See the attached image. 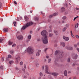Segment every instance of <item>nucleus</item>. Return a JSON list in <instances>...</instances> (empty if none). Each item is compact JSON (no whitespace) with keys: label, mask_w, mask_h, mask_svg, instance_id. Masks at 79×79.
Masks as SVG:
<instances>
[{"label":"nucleus","mask_w":79,"mask_h":79,"mask_svg":"<svg viewBox=\"0 0 79 79\" xmlns=\"http://www.w3.org/2000/svg\"><path fill=\"white\" fill-rule=\"evenodd\" d=\"M28 26L27 25L26 23L24 24V25L22 27V29L23 30H25V29H26L27 27H28Z\"/></svg>","instance_id":"nucleus-7"},{"label":"nucleus","mask_w":79,"mask_h":79,"mask_svg":"<svg viewBox=\"0 0 79 79\" xmlns=\"http://www.w3.org/2000/svg\"><path fill=\"white\" fill-rule=\"evenodd\" d=\"M64 75L65 76H67V70H65L64 72Z\"/></svg>","instance_id":"nucleus-17"},{"label":"nucleus","mask_w":79,"mask_h":79,"mask_svg":"<svg viewBox=\"0 0 79 79\" xmlns=\"http://www.w3.org/2000/svg\"><path fill=\"white\" fill-rule=\"evenodd\" d=\"M74 47L76 48L77 47V44H74Z\"/></svg>","instance_id":"nucleus-61"},{"label":"nucleus","mask_w":79,"mask_h":79,"mask_svg":"<svg viewBox=\"0 0 79 79\" xmlns=\"http://www.w3.org/2000/svg\"><path fill=\"white\" fill-rule=\"evenodd\" d=\"M9 58H9L8 57H7L6 58V61H9L10 60V59Z\"/></svg>","instance_id":"nucleus-44"},{"label":"nucleus","mask_w":79,"mask_h":79,"mask_svg":"<svg viewBox=\"0 0 79 79\" xmlns=\"http://www.w3.org/2000/svg\"><path fill=\"white\" fill-rule=\"evenodd\" d=\"M4 40V39H2V38H0V43H2V42H3V41Z\"/></svg>","instance_id":"nucleus-27"},{"label":"nucleus","mask_w":79,"mask_h":79,"mask_svg":"<svg viewBox=\"0 0 79 79\" xmlns=\"http://www.w3.org/2000/svg\"><path fill=\"white\" fill-rule=\"evenodd\" d=\"M4 32H8V28H5L3 29Z\"/></svg>","instance_id":"nucleus-11"},{"label":"nucleus","mask_w":79,"mask_h":79,"mask_svg":"<svg viewBox=\"0 0 79 79\" xmlns=\"http://www.w3.org/2000/svg\"><path fill=\"white\" fill-rule=\"evenodd\" d=\"M65 10V9L64 8V7H62L61 8V12H63V11H64Z\"/></svg>","instance_id":"nucleus-18"},{"label":"nucleus","mask_w":79,"mask_h":79,"mask_svg":"<svg viewBox=\"0 0 79 79\" xmlns=\"http://www.w3.org/2000/svg\"><path fill=\"white\" fill-rule=\"evenodd\" d=\"M69 26V24H67L66 25V27H68Z\"/></svg>","instance_id":"nucleus-49"},{"label":"nucleus","mask_w":79,"mask_h":79,"mask_svg":"<svg viewBox=\"0 0 79 79\" xmlns=\"http://www.w3.org/2000/svg\"><path fill=\"white\" fill-rule=\"evenodd\" d=\"M2 3L0 2V8H2Z\"/></svg>","instance_id":"nucleus-42"},{"label":"nucleus","mask_w":79,"mask_h":79,"mask_svg":"<svg viewBox=\"0 0 79 79\" xmlns=\"http://www.w3.org/2000/svg\"><path fill=\"white\" fill-rule=\"evenodd\" d=\"M13 24L14 26H16V22H13Z\"/></svg>","instance_id":"nucleus-30"},{"label":"nucleus","mask_w":79,"mask_h":79,"mask_svg":"<svg viewBox=\"0 0 79 79\" xmlns=\"http://www.w3.org/2000/svg\"><path fill=\"white\" fill-rule=\"evenodd\" d=\"M41 34L43 38H42V42L44 44H47L48 43V32L46 30H43L41 32Z\"/></svg>","instance_id":"nucleus-1"},{"label":"nucleus","mask_w":79,"mask_h":79,"mask_svg":"<svg viewBox=\"0 0 79 79\" xmlns=\"http://www.w3.org/2000/svg\"><path fill=\"white\" fill-rule=\"evenodd\" d=\"M51 61H52V59L50 58H49L48 59V63H51Z\"/></svg>","instance_id":"nucleus-22"},{"label":"nucleus","mask_w":79,"mask_h":79,"mask_svg":"<svg viewBox=\"0 0 79 79\" xmlns=\"http://www.w3.org/2000/svg\"><path fill=\"white\" fill-rule=\"evenodd\" d=\"M66 48L67 50H73V47H66Z\"/></svg>","instance_id":"nucleus-10"},{"label":"nucleus","mask_w":79,"mask_h":79,"mask_svg":"<svg viewBox=\"0 0 79 79\" xmlns=\"http://www.w3.org/2000/svg\"><path fill=\"white\" fill-rule=\"evenodd\" d=\"M60 45H62V46L63 47H65V43L64 42H60Z\"/></svg>","instance_id":"nucleus-14"},{"label":"nucleus","mask_w":79,"mask_h":79,"mask_svg":"<svg viewBox=\"0 0 79 79\" xmlns=\"http://www.w3.org/2000/svg\"><path fill=\"white\" fill-rule=\"evenodd\" d=\"M2 61H4V57L2 58Z\"/></svg>","instance_id":"nucleus-53"},{"label":"nucleus","mask_w":79,"mask_h":79,"mask_svg":"<svg viewBox=\"0 0 79 79\" xmlns=\"http://www.w3.org/2000/svg\"><path fill=\"white\" fill-rule=\"evenodd\" d=\"M67 18V17L65 16H64V17H63L62 18V19L63 20H65V19H66Z\"/></svg>","instance_id":"nucleus-28"},{"label":"nucleus","mask_w":79,"mask_h":79,"mask_svg":"<svg viewBox=\"0 0 79 79\" xmlns=\"http://www.w3.org/2000/svg\"><path fill=\"white\" fill-rule=\"evenodd\" d=\"M52 76H58V73L56 72L53 73H52Z\"/></svg>","instance_id":"nucleus-13"},{"label":"nucleus","mask_w":79,"mask_h":79,"mask_svg":"<svg viewBox=\"0 0 79 79\" xmlns=\"http://www.w3.org/2000/svg\"><path fill=\"white\" fill-rule=\"evenodd\" d=\"M52 35H53V34L50 33L49 34V36L50 37H51L52 36Z\"/></svg>","instance_id":"nucleus-36"},{"label":"nucleus","mask_w":79,"mask_h":79,"mask_svg":"<svg viewBox=\"0 0 79 79\" xmlns=\"http://www.w3.org/2000/svg\"><path fill=\"white\" fill-rule=\"evenodd\" d=\"M72 65L73 66H74L75 65H76V64H75V63H73Z\"/></svg>","instance_id":"nucleus-63"},{"label":"nucleus","mask_w":79,"mask_h":79,"mask_svg":"<svg viewBox=\"0 0 79 79\" xmlns=\"http://www.w3.org/2000/svg\"><path fill=\"white\" fill-rule=\"evenodd\" d=\"M65 5L66 6L67 8H68V4L67 3H65Z\"/></svg>","instance_id":"nucleus-46"},{"label":"nucleus","mask_w":79,"mask_h":79,"mask_svg":"<svg viewBox=\"0 0 79 79\" xmlns=\"http://www.w3.org/2000/svg\"><path fill=\"white\" fill-rule=\"evenodd\" d=\"M79 18V16H77V17H74V18L73 19V21H75V20H76V19H77V18Z\"/></svg>","instance_id":"nucleus-29"},{"label":"nucleus","mask_w":79,"mask_h":79,"mask_svg":"<svg viewBox=\"0 0 79 79\" xmlns=\"http://www.w3.org/2000/svg\"><path fill=\"white\" fill-rule=\"evenodd\" d=\"M58 54H59V55H59V56H60V57L61 58V57L63 56L61 52H59L58 51L56 50L55 52V55H58Z\"/></svg>","instance_id":"nucleus-4"},{"label":"nucleus","mask_w":79,"mask_h":79,"mask_svg":"<svg viewBox=\"0 0 79 79\" xmlns=\"http://www.w3.org/2000/svg\"><path fill=\"white\" fill-rule=\"evenodd\" d=\"M77 70L78 71H79V67H78L77 68Z\"/></svg>","instance_id":"nucleus-64"},{"label":"nucleus","mask_w":79,"mask_h":79,"mask_svg":"<svg viewBox=\"0 0 79 79\" xmlns=\"http://www.w3.org/2000/svg\"><path fill=\"white\" fill-rule=\"evenodd\" d=\"M48 79H51L52 78V76L50 75H48Z\"/></svg>","instance_id":"nucleus-39"},{"label":"nucleus","mask_w":79,"mask_h":79,"mask_svg":"<svg viewBox=\"0 0 79 79\" xmlns=\"http://www.w3.org/2000/svg\"><path fill=\"white\" fill-rule=\"evenodd\" d=\"M70 33L71 36H72L73 37H74V36L73 35V33L72 32V31H71Z\"/></svg>","instance_id":"nucleus-24"},{"label":"nucleus","mask_w":79,"mask_h":79,"mask_svg":"<svg viewBox=\"0 0 79 79\" xmlns=\"http://www.w3.org/2000/svg\"><path fill=\"white\" fill-rule=\"evenodd\" d=\"M16 60H17V62L18 63V60H20V57H18L16 58Z\"/></svg>","instance_id":"nucleus-21"},{"label":"nucleus","mask_w":79,"mask_h":79,"mask_svg":"<svg viewBox=\"0 0 79 79\" xmlns=\"http://www.w3.org/2000/svg\"><path fill=\"white\" fill-rule=\"evenodd\" d=\"M30 34H32V31H30Z\"/></svg>","instance_id":"nucleus-59"},{"label":"nucleus","mask_w":79,"mask_h":79,"mask_svg":"<svg viewBox=\"0 0 79 79\" xmlns=\"http://www.w3.org/2000/svg\"><path fill=\"white\" fill-rule=\"evenodd\" d=\"M66 29H67V28L66 27H65L63 29V32H64V31H66Z\"/></svg>","instance_id":"nucleus-23"},{"label":"nucleus","mask_w":79,"mask_h":79,"mask_svg":"<svg viewBox=\"0 0 79 79\" xmlns=\"http://www.w3.org/2000/svg\"><path fill=\"white\" fill-rule=\"evenodd\" d=\"M17 38L18 40H22L23 39V36L21 35L17 37Z\"/></svg>","instance_id":"nucleus-12"},{"label":"nucleus","mask_w":79,"mask_h":79,"mask_svg":"<svg viewBox=\"0 0 79 79\" xmlns=\"http://www.w3.org/2000/svg\"><path fill=\"white\" fill-rule=\"evenodd\" d=\"M16 44H14L12 45V47H16Z\"/></svg>","instance_id":"nucleus-32"},{"label":"nucleus","mask_w":79,"mask_h":79,"mask_svg":"<svg viewBox=\"0 0 79 79\" xmlns=\"http://www.w3.org/2000/svg\"><path fill=\"white\" fill-rule=\"evenodd\" d=\"M70 58H68L67 60V62L68 63H69L70 62Z\"/></svg>","instance_id":"nucleus-35"},{"label":"nucleus","mask_w":79,"mask_h":79,"mask_svg":"<svg viewBox=\"0 0 79 79\" xmlns=\"http://www.w3.org/2000/svg\"><path fill=\"white\" fill-rule=\"evenodd\" d=\"M13 63V60H10L9 61V63L10 64H11V63Z\"/></svg>","instance_id":"nucleus-40"},{"label":"nucleus","mask_w":79,"mask_h":79,"mask_svg":"<svg viewBox=\"0 0 79 79\" xmlns=\"http://www.w3.org/2000/svg\"><path fill=\"white\" fill-rule=\"evenodd\" d=\"M63 38L65 40H66V41H68L69 40V37H66V36H63Z\"/></svg>","instance_id":"nucleus-8"},{"label":"nucleus","mask_w":79,"mask_h":79,"mask_svg":"<svg viewBox=\"0 0 79 79\" xmlns=\"http://www.w3.org/2000/svg\"><path fill=\"white\" fill-rule=\"evenodd\" d=\"M40 39H38L37 40V41H38V42H39V41H40Z\"/></svg>","instance_id":"nucleus-55"},{"label":"nucleus","mask_w":79,"mask_h":79,"mask_svg":"<svg viewBox=\"0 0 79 79\" xmlns=\"http://www.w3.org/2000/svg\"><path fill=\"white\" fill-rule=\"evenodd\" d=\"M29 41H30V39H28V40H27L26 41V42L27 43L29 42Z\"/></svg>","instance_id":"nucleus-45"},{"label":"nucleus","mask_w":79,"mask_h":79,"mask_svg":"<svg viewBox=\"0 0 79 79\" xmlns=\"http://www.w3.org/2000/svg\"><path fill=\"white\" fill-rule=\"evenodd\" d=\"M35 21H39V18L38 17H36L35 19Z\"/></svg>","instance_id":"nucleus-33"},{"label":"nucleus","mask_w":79,"mask_h":79,"mask_svg":"<svg viewBox=\"0 0 79 79\" xmlns=\"http://www.w3.org/2000/svg\"><path fill=\"white\" fill-rule=\"evenodd\" d=\"M20 65H23V62L22 61H21L20 63Z\"/></svg>","instance_id":"nucleus-43"},{"label":"nucleus","mask_w":79,"mask_h":79,"mask_svg":"<svg viewBox=\"0 0 79 79\" xmlns=\"http://www.w3.org/2000/svg\"><path fill=\"white\" fill-rule=\"evenodd\" d=\"M40 76H41V77H42V76H43V74H42V73L40 72Z\"/></svg>","instance_id":"nucleus-38"},{"label":"nucleus","mask_w":79,"mask_h":79,"mask_svg":"<svg viewBox=\"0 0 79 79\" xmlns=\"http://www.w3.org/2000/svg\"><path fill=\"white\" fill-rule=\"evenodd\" d=\"M14 3L15 4V5H16L17 4V2L15 1L14 2Z\"/></svg>","instance_id":"nucleus-50"},{"label":"nucleus","mask_w":79,"mask_h":79,"mask_svg":"<svg viewBox=\"0 0 79 79\" xmlns=\"http://www.w3.org/2000/svg\"><path fill=\"white\" fill-rule=\"evenodd\" d=\"M76 37L77 39H79V36L77 35H76Z\"/></svg>","instance_id":"nucleus-41"},{"label":"nucleus","mask_w":79,"mask_h":79,"mask_svg":"<svg viewBox=\"0 0 79 79\" xmlns=\"http://www.w3.org/2000/svg\"><path fill=\"white\" fill-rule=\"evenodd\" d=\"M24 68L25 69L26 68V64H24Z\"/></svg>","instance_id":"nucleus-58"},{"label":"nucleus","mask_w":79,"mask_h":79,"mask_svg":"<svg viewBox=\"0 0 79 79\" xmlns=\"http://www.w3.org/2000/svg\"><path fill=\"white\" fill-rule=\"evenodd\" d=\"M27 52L29 54H32L34 52V49L31 47H28L27 50Z\"/></svg>","instance_id":"nucleus-3"},{"label":"nucleus","mask_w":79,"mask_h":79,"mask_svg":"<svg viewBox=\"0 0 79 79\" xmlns=\"http://www.w3.org/2000/svg\"><path fill=\"white\" fill-rule=\"evenodd\" d=\"M58 15V14L56 13H55L54 14H53L52 15H50L49 16V18H52V17H53V16H56Z\"/></svg>","instance_id":"nucleus-5"},{"label":"nucleus","mask_w":79,"mask_h":79,"mask_svg":"<svg viewBox=\"0 0 79 79\" xmlns=\"http://www.w3.org/2000/svg\"><path fill=\"white\" fill-rule=\"evenodd\" d=\"M0 69H1V70H3V66L2 65H1L0 67Z\"/></svg>","instance_id":"nucleus-37"},{"label":"nucleus","mask_w":79,"mask_h":79,"mask_svg":"<svg viewBox=\"0 0 79 79\" xmlns=\"http://www.w3.org/2000/svg\"><path fill=\"white\" fill-rule=\"evenodd\" d=\"M47 50H48V48H46L44 49V52H46V51H47Z\"/></svg>","instance_id":"nucleus-52"},{"label":"nucleus","mask_w":79,"mask_h":79,"mask_svg":"<svg viewBox=\"0 0 79 79\" xmlns=\"http://www.w3.org/2000/svg\"><path fill=\"white\" fill-rule=\"evenodd\" d=\"M58 61V58H56L55 59V60L54 61V63L55 65H57L58 64V63L57 62Z\"/></svg>","instance_id":"nucleus-9"},{"label":"nucleus","mask_w":79,"mask_h":79,"mask_svg":"<svg viewBox=\"0 0 79 79\" xmlns=\"http://www.w3.org/2000/svg\"><path fill=\"white\" fill-rule=\"evenodd\" d=\"M49 28H50V29H52V26H50Z\"/></svg>","instance_id":"nucleus-51"},{"label":"nucleus","mask_w":79,"mask_h":79,"mask_svg":"<svg viewBox=\"0 0 79 79\" xmlns=\"http://www.w3.org/2000/svg\"><path fill=\"white\" fill-rule=\"evenodd\" d=\"M64 14H65V15H67V14H68V12L66 11V12L64 13Z\"/></svg>","instance_id":"nucleus-47"},{"label":"nucleus","mask_w":79,"mask_h":79,"mask_svg":"<svg viewBox=\"0 0 79 79\" xmlns=\"http://www.w3.org/2000/svg\"><path fill=\"white\" fill-rule=\"evenodd\" d=\"M54 33L56 34V35H58V31L55 30L54 31Z\"/></svg>","instance_id":"nucleus-16"},{"label":"nucleus","mask_w":79,"mask_h":79,"mask_svg":"<svg viewBox=\"0 0 79 79\" xmlns=\"http://www.w3.org/2000/svg\"><path fill=\"white\" fill-rule=\"evenodd\" d=\"M77 56H78L76 54L74 57H73V59H74V60H76L77 58Z\"/></svg>","instance_id":"nucleus-15"},{"label":"nucleus","mask_w":79,"mask_h":79,"mask_svg":"<svg viewBox=\"0 0 79 79\" xmlns=\"http://www.w3.org/2000/svg\"><path fill=\"white\" fill-rule=\"evenodd\" d=\"M19 19L20 20L22 19V17H21V16H19Z\"/></svg>","instance_id":"nucleus-57"},{"label":"nucleus","mask_w":79,"mask_h":79,"mask_svg":"<svg viewBox=\"0 0 79 79\" xmlns=\"http://www.w3.org/2000/svg\"><path fill=\"white\" fill-rule=\"evenodd\" d=\"M42 69L43 70H44V66H43L42 67Z\"/></svg>","instance_id":"nucleus-62"},{"label":"nucleus","mask_w":79,"mask_h":79,"mask_svg":"<svg viewBox=\"0 0 79 79\" xmlns=\"http://www.w3.org/2000/svg\"><path fill=\"white\" fill-rule=\"evenodd\" d=\"M28 39H31V35H29L28 36Z\"/></svg>","instance_id":"nucleus-31"},{"label":"nucleus","mask_w":79,"mask_h":79,"mask_svg":"<svg viewBox=\"0 0 79 79\" xmlns=\"http://www.w3.org/2000/svg\"><path fill=\"white\" fill-rule=\"evenodd\" d=\"M41 52V50H38V52H39V53H40V52Z\"/></svg>","instance_id":"nucleus-60"},{"label":"nucleus","mask_w":79,"mask_h":79,"mask_svg":"<svg viewBox=\"0 0 79 79\" xmlns=\"http://www.w3.org/2000/svg\"><path fill=\"white\" fill-rule=\"evenodd\" d=\"M55 47H57V46H58V45H57V44H56L54 45Z\"/></svg>","instance_id":"nucleus-48"},{"label":"nucleus","mask_w":79,"mask_h":79,"mask_svg":"<svg viewBox=\"0 0 79 79\" xmlns=\"http://www.w3.org/2000/svg\"><path fill=\"white\" fill-rule=\"evenodd\" d=\"M15 69H16V70H17V71H18V70H19V69L17 67H16Z\"/></svg>","instance_id":"nucleus-56"},{"label":"nucleus","mask_w":79,"mask_h":79,"mask_svg":"<svg viewBox=\"0 0 79 79\" xmlns=\"http://www.w3.org/2000/svg\"><path fill=\"white\" fill-rule=\"evenodd\" d=\"M36 55L37 56H39V55H40V53L39 52H37L36 53Z\"/></svg>","instance_id":"nucleus-25"},{"label":"nucleus","mask_w":79,"mask_h":79,"mask_svg":"<svg viewBox=\"0 0 79 79\" xmlns=\"http://www.w3.org/2000/svg\"><path fill=\"white\" fill-rule=\"evenodd\" d=\"M79 24L78 23H77V24H76L75 25V28H76L77 27H78V25Z\"/></svg>","instance_id":"nucleus-26"},{"label":"nucleus","mask_w":79,"mask_h":79,"mask_svg":"<svg viewBox=\"0 0 79 79\" xmlns=\"http://www.w3.org/2000/svg\"><path fill=\"white\" fill-rule=\"evenodd\" d=\"M24 18L25 19V21L26 23H26V24H27L28 27H29V26H31V25H32L33 24H34V23L32 22H29V18L27 17V16H25L24 17Z\"/></svg>","instance_id":"nucleus-2"},{"label":"nucleus","mask_w":79,"mask_h":79,"mask_svg":"<svg viewBox=\"0 0 79 79\" xmlns=\"http://www.w3.org/2000/svg\"><path fill=\"white\" fill-rule=\"evenodd\" d=\"M8 44L9 45H11L13 44V42H11L10 41L8 42Z\"/></svg>","instance_id":"nucleus-20"},{"label":"nucleus","mask_w":79,"mask_h":79,"mask_svg":"<svg viewBox=\"0 0 79 79\" xmlns=\"http://www.w3.org/2000/svg\"><path fill=\"white\" fill-rule=\"evenodd\" d=\"M8 57L9 58H11V55L10 54L8 55Z\"/></svg>","instance_id":"nucleus-34"},{"label":"nucleus","mask_w":79,"mask_h":79,"mask_svg":"<svg viewBox=\"0 0 79 79\" xmlns=\"http://www.w3.org/2000/svg\"><path fill=\"white\" fill-rule=\"evenodd\" d=\"M77 50L78 52H79V48H77Z\"/></svg>","instance_id":"nucleus-54"},{"label":"nucleus","mask_w":79,"mask_h":79,"mask_svg":"<svg viewBox=\"0 0 79 79\" xmlns=\"http://www.w3.org/2000/svg\"><path fill=\"white\" fill-rule=\"evenodd\" d=\"M45 73L48 74H49L50 73L48 72V65H46L45 66Z\"/></svg>","instance_id":"nucleus-6"},{"label":"nucleus","mask_w":79,"mask_h":79,"mask_svg":"<svg viewBox=\"0 0 79 79\" xmlns=\"http://www.w3.org/2000/svg\"><path fill=\"white\" fill-rule=\"evenodd\" d=\"M14 51L13 50L10 51V53L11 55H13L14 53Z\"/></svg>","instance_id":"nucleus-19"}]
</instances>
